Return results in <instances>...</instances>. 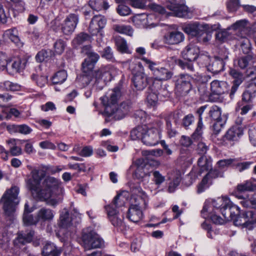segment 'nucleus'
<instances>
[{
  "mask_svg": "<svg viewBox=\"0 0 256 256\" xmlns=\"http://www.w3.org/2000/svg\"><path fill=\"white\" fill-rule=\"evenodd\" d=\"M37 201L45 202L47 204L54 206L62 200V196L58 193H32Z\"/></svg>",
  "mask_w": 256,
  "mask_h": 256,
  "instance_id": "nucleus-12",
  "label": "nucleus"
},
{
  "mask_svg": "<svg viewBox=\"0 0 256 256\" xmlns=\"http://www.w3.org/2000/svg\"><path fill=\"white\" fill-rule=\"evenodd\" d=\"M181 180L180 176H177L169 184L168 190L170 192H172L176 190V188L178 186Z\"/></svg>",
  "mask_w": 256,
  "mask_h": 256,
  "instance_id": "nucleus-56",
  "label": "nucleus"
},
{
  "mask_svg": "<svg viewBox=\"0 0 256 256\" xmlns=\"http://www.w3.org/2000/svg\"><path fill=\"white\" fill-rule=\"evenodd\" d=\"M62 183L59 180L52 176H48L45 178L42 182L41 188L37 192L48 191L53 192L61 190Z\"/></svg>",
  "mask_w": 256,
  "mask_h": 256,
  "instance_id": "nucleus-14",
  "label": "nucleus"
},
{
  "mask_svg": "<svg viewBox=\"0 0 256 256\" xmlns=\"http://www.w3.org/2000/svg\"><path fill=\"white\" fill-rule=\"evenodd\" d=\"M208 181V178L205 176L198 186V192H202L209 186L210 183Z\"/></svg>",
  "mask_w": 256,
  "mask_h": 256,
  "instance_id": "nucleus-63",
  "label": "nucleus"
},
{
  "mask_svg": "<svg viewBox=\"0 0 256 256\" xmlns=\"http://www.w3.org/2000/svg\"><path fill=\"white\" fill-rule=\"evenodd\" d=\"M142 131V128L141 127H138L136 128L133 129L130 132L132 139L133 140H136L140 138L142 139L144 134Z\"/></svg>",
  "mask_w": 256,
  "mask_h": 256,
  "instance_id": "nucleus-53",
  "label": "nucleus"
},
{
  "mask_svg": "<svg viewBox=\"0 0 256 256\" xmlns=\"http://www.w3.org/2000/svg\"><path fill=\"white\" fill-rule=\"evenodd\" d=\"M252 60L253 55L248 54L240 58L238 60V64L240 68L244 69L246 68L250 62H252Z\"/></svg>",
  "mask_w": 256,
  "mask_h": 256,
  "instance_id": "nucleus-44",
  "label": "nucleus"
},
{
  "mask_svg": "<svg viewBox=\"0 0 256 256\" xmlns=\"http://www.w3.org/2000/svg\"><path fill=\"white\" fill-rule=\"evenodd\" d=\"M230 74L234 78L233 83L236 84L237 85H240L244 80L243 74L235 69H230Z\"/></svg>",
  "mask_w": 256,
  "mask_h": 256,
  "instance_id": "nucleus-48",
  "label": "nucleus"
},
{
  "mask_svg": "<svg viewBox=\"0 0 256 256\" xmlns=\"http://www.w3.org/2000/svg\"><path fill=\"white\" fill-rule=\"evenodd\" d=\"M226 6L230 11H235L240 6V0H228L226 2Z\"/></svg>",
  "mask_w": 256,
  "mask_h": 256,
  "instance_id": "nucleus-58",
  "label": "nucleus"
},
{
  "mask_svg": "<svg viewBox=\"0 0 256 256\" xmlns=\"http://www.w3.org/2000/svg\"><path fill=\"white\" fill-rule=\"evenodd\" d=\"M247 23L248 21L246 20H238L231 26V28L241 30L246 26Z\"/></svg>",
  "mask_w": 256,
  "mask_h": 256,
  "instance_id": "nucleus-59",
  "label": "nucleus"
},
{
  "mask_svg": "<svg viewBox=\"0 0 256 256\" xmlns=\"http://www.w3.org/2000/svg\"><path fill=\"white\" fill-rule=\"evenodd\" d=\"M160 138L159 130L156 128H149L144 134L142 137V142L146 145L153 146L157 144Z\"/></svg>",
  "mask_w": 256,
  "mask_h": 256,
  "instance_id": "nucleus-16",
  "label": "nucleus"
},
{
  "mask_svg": "<svg viewBox=\"0 0 256 256\" xmlns=\"http://www.w3.org/2000/svg\"><path fill=\"white\" fill-rule=\"evenodd\" d=\"M81 244L85 250H90L102 248L104 242L93 228L89 227L82 230Z\"/></svg>",
  "mask_w": 256,
  "mask_h": 256,
  "instance_id": "nucleus-4",
  "label": "nucleus"
},
{
  "mask_svg": "<svg viewBox=\"0 0 256 256\" xmlns=\"http://www.w3.org/2000/svg\"><path fill=\"white\" fill-rule=\"evenodd\" d=\"M200 50L196 45L190 44L182 52L183 58L190 62L195 60L198 57Z\"/></svg>",
  "mask_w": 256,
  "mask_h": 256,
  "instance_id": "nucleus-20",
  "label": "nucleus"
},
{
  "mask_svg": "<svg viewBox=\"0 0 256 256\" xmlns=\"http://www.w3.org/2000/svg\"><path fill=\"white\" fill-rule=\"evenodd\" d=\"M120 96V89L116 88L108 92L105 96L100 98L104 106V112L108 116L114 115L116 120L124 118L132 108V102L130 100L122 102L116 108V104Z\"/></svg>",
  "mask_w": 256,
  "mask_h": 256,
  "instance_id": "nucleus-1",
  "label": "nucleus"
},
{
  "mask_svg": "<svg viewBox=\"0 0 256 256\" xmlns=\"http://www.w3.org/2000/svg\"><path fill=\"white\" fill-rule=\"evenodd\" d=\"M9 66V60L7 56L0 52V70H4Z\"/></svg>",
  "mask_w": 256,
  "mask_h": 256,
  "instance_id": "nucleus-51",
  "label": "nucleus"
},
{
  "mask_svg": "<svg viewBox=\"0 0 256 256\" xmlns=\"http://www.w3.org/2000/svg\"><path fill=\"white\" fill-rule=\"evenodd\" d=\"M184 34L179 31H172L166 34L164 36V42L169 44H176L184 40Z\"/></svg>",
  "mask_w": 256,
  "mask_h": 256,
  "instance_id": "nucleus-22",
  "label": "nucleus"
},
{
  "mask_svg": "<svg viewBox=\"0 0 256 256\" xmlns=\"http://www.w3.org/2000/svg\"><path fill=\"white\" fill-rule=\"evenodd\" d=\"M236 160L233 158L224 159L218 161L217 164L220 168H224L230 166Z\"/></svg>",
  "mask_w": 256,
  "mask_h": 256,
  "instance_id": "nucleus-57",
  "label": "nucleus"
},
{
  "mask_svg": "<svg viewBox=\"0 0 256 256\" xmlns=\"http://www.w3.org/2000/svg\"><path fill=\"white\" fill-rule=\"evenodd\" d=\"M250 140L254 146H256V126H250L248 130Z\"/></svg>",
  "mask_w": 256,
  "mask_h": 256,
  "instance_id": "nucleus-54",
  "label": "nucleus"
},
{
  "mask_svg": "<svg viewBox=\"0 0 256 256\" xmlns=\"http://www.w3.org/2000/svg\"><path fill=\"white\" fill-rule=\"evenodd\" d=\"M67 72L65 70L58 72L52 77V82L54 84H62L67 78Z\"/></svg>",
  "mask_w": 256,
  "mask_h": 256,
  "instance_id": "nucleus-43",
  "label": "nucleus"
},
{
  "mask_svg": "<svg viewBox=\"0 0 256 256\" xmlns=\"http://www.w3.org/2000/svg\"><path fill=\"white\" fill-rule=\"evenodd\" d=\"M226 120L215 122L212 126L214 134H218L221 131L222 128L224 126Z\"/></svg>",
  "mask_w": 256,
  "mask_h": 256,
  "instance_id": "nucleus-62",
  "label": "nucleus"
},
{
  "mask_svg": "<svg viewBox=\"0 0 256 256\" xmlns=\"http://www.w3.org/2000/svg\"><path fill=\"white\" fill-rule=\"evenodd\" d=\"M90 37L88 34L84 32H81L73 40L72 44L74 47L77 48L84 42L90 40Z\"/></svg>",
  "mask_w": 256,
  "mask_h": 256,
  "instance_id": "nucleus-40",
  "label": "nucleus"
},
{
  "mask_svg": "<svg viewBox=\"0 0 256 256\" xmlns=\"http://www.w3.org/2000/svg\"><path fill=\"white\" fill-rule=\"evenodd\" d=\"M194 118L192 114L186 116L182 120V124L186 128H188L194 122Z\"/></svg>",
  "mask_w": 256,
  "mask_h": 256,
  "instance_id": "nucleus-60",
  "label": "nucleus"
},
{
  "mask_svg": "<svg viewBox=\"0 0 256 256\" xmlns=\"http://www.w3.org/2000/svg\"><path fill=\"white\" fill-rule=\"evenodd\" d=\"M229 88L230 86L226 81L214 80L210 83V90L214 94L221 95L228 92Z\"/></svg>",
  "mask_w": 256,
  "mask_h": 256,
  "instance_id": "nucleus-21",
  "label": "nucleus"
},
{
  "mask_svg": "<svg viewBox=\"0 0 256 256\" xmlns=\"http://www.w3.org/2000/svg\"><path fill=\"white\" fill-rule=\"evenodd\" d=\"M89 6L96 11H100L102 9L107 10L109 8L108 4L104 0H90Z\"/></svg>",
  "mask_w": 256,
  "mask_h": 256,
  "instance_id": "nucleus-35",
  "label": "nucleus"
},
{
  "mask_svg": "<svg viewBox=\"0 0 256 256\" xmlns=\"http://www.w3.org/2000/svg\"><path fill=\"white\" fill-rule=\"evenodd\" d=\"M246 228L252 229L256 226V214L252 211H246Z\"/></svg>",
  "mask_w": 256,
  "mask_h": 256,
  "instance_id": "nucleus-37",
  "label": "nucleus"
},
{
  "mask_svg": "<svg viewBox=\"0 0 256 256\" xmlns=\"http://www.w3.org/2000/svg\"><path fill=\"white\" fill-rule=\"evenodd\" d=\"M23 222L26 226H32L36 225L39 222V221L36 215L34 218L32 214H30L29 213H24Z\"/></svg>",
  "mask_w": 256,
  "mask_h": 256,
  "instance_id": "nucleus-46",
  "label": "nucleus"
},
{
  "mask_svg": "<svg viewBox=\"0 0 256 256\" xmlns=\"http://www.w3.org/2000/svg\"><path fill=\"white\" fill-rule=\"evenodd\" d=\"M66 42L64 40L58 39L54 44V50L52 52L53 56L62 54L66 48Z\"/></svg>",
  "mask_w": 256,
  "mask_h": 256,
  "instance_id": "nucleus-34",
  "label": "nucleus"
},
{
  "mask_svg": "<svg viewBox=\"0 0 256 256\" xmlns=\"http://www.w3.org/2000/svg\"><path fill=\"white\" fill-rule=\"evenodd\" d=\"M166 7L175 16L186 18H190L192 16L191 10L185 4L184 0H182L180 2L177 0L170 2L167 4Z\"/></svg>",
  "mask_w": 256,
  "mask_h": 256,
  "instance_id": "nucleus-10",
  "label": "nucleus"
},
{
  "mask_svg": "<svg viewBox=\"0 0 256 256\" xmlns=\"http://www.w3.org/2000/svg\"><path fill=\"white\" fill-rule=\"evenodd\" d=\"M220 108L216 106H212L210 111V116L215 122L226 120L222 117Z\"/></svg>",
  "mask_w": 256,
  "mask_h": 256,
  "instance_id": "nucleus-41",
  "label": "nucleus"
},
{
  "mask_svg": "<svg viewBox=\"0 0 256 256\" xmlns=\"http://www.w3.org/2000/svg\"><path fill=\"white\" fill-rule=\"evenodd\" d=\"M167 134L170 138L174 137L178 134L176 126L178 120V114L170 113L166 118Z\"/></svg>",
  "mask_w": 256,
  "mask_h": 256,
  "instance_id": "nucleus-19",
  "label": "nucleus"
},
{
  "mask_svg": "<svg viewBox=\"0 0 256 256\" xmlns=\"http://www.w3.org/2000/svg\"><path fill=\"white\" fill-rule=\"evenodd\" d=\"M26 63L25 60H22L20 58H16L13 60L12 64L9 60V66L6 67L7 71L11 74L19 72L24 69Z\"/></svg>",
  "mask_w": 256,
  "mask_h": 256,
  "instance_id": "nucleus-23",
  "label": "nucleus"
},
{
  "mask_svg": "<svg viewBox=\"0 0 256 256\" xmlns=\"http://www.w3.org/2000/svg\"><path fill=\"white\" fill-rule=\"evenodd\" d=\"M146 99L150 106H154L158 102V94L154 92H150L148 95Z\"/></svg>",
  "mask_w": 256,
  "mask_h": 256,
  "instance_id": "nucleus-55",
  "label": "nucleus"
},
{
  "mask_svg": "<svg viewBox=\"0 0 256 256\" xmlns=\"http://www.w3.org/2000/svg\"><path fill=\"white\" fill-rule=\"evenodd\" d=\"M256 96V83H250L242 94V100L246 102H251Z\"/></svg>",
  "mask_w": 256,
  "mask_h": 256,
  "instance_id": "nucleus-29",
  "label": "nucleus"
},
{
  "mask_svg": "<svg viewBox=\"0 0 256 256\" xmlns=\"http://www.w3.org/2000/svg\"><path fill=\"white\" fill-rule=\"evenodd\" d=\"M226 199H228L226 197L218 198L216 200H214L212 201V204L216 208H221L224 205V203Z\"/></svg>",
  "mask_w": 256,
  "mask_h": 256,
  "instance_id": "nucleus-64",
  "label": "nucleus"
},
{
  "mask_svg": "<svg viewBox=\"0 0 256 256\" xmlns=\"http://www.w3.org/2000/svg\"><path fill=\"white\" fill-rule=\"evenodd\" d=\"M60 222L59 226L64 229H68L72 225V220L69 216L68 210L64 208L60 214Z\"/></svg>",
  "mask_w": 256,
  "mask_h": 256,
  "instance_id": "nucleus-31",
  "label": "nucleus"
},
{
  "mask_svg": "<svg viewBox=\"0 0 256 256\" xmlns=\"http://www.w3.org/2000/svg\"><path fill=\"white\" fill-rule=\"evenodd\" d=\"M82 52L87 56L82 64V72H88L92 70L95 64L100 58L99 55L92 50L90 45L85 46L82 47Z\"/></svg>",
  "mask_w": 256,
  "mask_h": 256,
  "instance_id": "nucleus-9",
  "label": "nucleus"
},
{
  "mask_svg": "<svg viewBox=\"0 0 256 256\" xmlns=\"http://www.w3.org/2000/svg\"><path fill=\"white\" fill-rule=\"evenodd\" d=\"M206 67L208 71L216 74L223 70L224 62L222 58H214L210 60V62Z\"/></svg>",
  "mask_w": 256,
  "mask_h": 256,
  "instance_id": "nucleus-24",
  "label": "nucleus"
},
{
  "mask_svg": "<svg viewBox=\"0 0 256 256\" xmlns=\"http://www.w3.org/2000/svg\"><path fill=\"white\" fill-rule=\"evenodd\" d=\"M34 232L32 230H27L25 232L21 231L18 232L17 238L14 240V243L18 245L19 244H24L30 242L34 237Z\"/></svg>",
  "mask_w": 256,
  "mask_h": 256,
  "instance_id": "nucleus-25",
  "label": "nucleus"
},
{
  "mask_svg": "<svg viewBox=\"0 0 256 256\" xmlns=\"http://www.w3.org/2000/svg\"><path fill=\"white\" fill-rule=\"evenodd\" d=\"M102 56L108 60L114 61V58L113 55V52L110 46L106 47L103 50Z\"/></svg>",
  "mask_w": 256,
  "mask_h": 256,
  "instance_id": "nucleus-52",
  "label": "nucleus"
},
{
  "mask_svg": "<svg viewBox=\"0 0 256 256\" xmlns=\"http://www.w3.org/2000/svg\"><path fill=\"white\" fill-rule=\"evenodd\" d=\"M192 77L187 74H181L174 78L177 91L181 94H187L192 89Z\"/></svg>",
  "mask_w": 256,
  "mask_h": 256,
  "instance_id": "nucleus-11",
  "label": "nucleus"
},
{
  "mask_svg": "<svg viewBox=\"0 0 256 256\" xmlns=\"http://www.w3.org/2000/svg\"><path fill=\"white\" fill-rule=\"evenodd\" d=\"M134 164L137 167L135 170L136 176L138 179L144 178L146 175L142 171L145 166L144 160L143 158H138L134 162Z\"/></svg>",
  "mask_w": 256,
  "mask_h": 256,
  "instance_id": "nucleus-38",
  "label": "nucleus"
},
{
  "mask_svg": "<svg viewBox=\"0 0 256 256\" xmlns=\"http://www.w3.org/2000/svg\"><path fill=\"white\" fill-rule=\"evenodd\" d=\"M198 164L202 172L208 170L212 168V160L207 158L206 156H202L198 158Z\"/></svg>",
  "mask_w": 256,
  "mask_h": 256,
  "instance_id": "nucleus-39",
  "label": "nucleus"
},
{
  "mask_svg": "<svg viewBox=\"0 0 256 256\" xmlns=\"http://www.w3.org/2000/svg\"><path fill=\"white\" fill-rule=\"evenodd\" d=\"M36 216L39 222H44L52 220L54 217V212L50 208H42L36 212Z\"/></svg>",
  "mask_w": 256,
  "mask_h": 256,
  "instance_id": "nucleus-28",
  "label": "nucleus"
},
{
  "mask_svg": "<svg viewBox=\"0 0 256 256\" xmlns=\"http://www.w3.org/2000/svg\"><path fill=\"white\" fill-rule=\"evenodd\" d=\"M116 2L118 4L124 2L126 1H130L132 6L138 8H144L145 4L148 1V0H115Z\"/></svg>",
  "mask_w": 256,
  "mask_h": 256,
  "instance_id": "nucleus-47",
  "label": "nucleus"
},
{
  "mask_svg": "<svg viewBox=\"0 0 256 256\" xmlns=\"http://www.w3.org/2000/svg\"><path fill=\"white\" fill-rule=\"evenodd\" d=\"M208 24H200L196 22L186 24L182 26V30L188 34L197 37L200 42H206L208 40Z\"/></svg>",
  "mask_w": 256,
  "mask_h": 256,
  "instance_id": "nucleus-6",
  "label": "nucleus"
},
{
  "mask_svg": "<svg viewBox=\"0 0 256 256\" xmlns=\"http://www.w3.org/2000/svg\"><path fill=\"white\" fill-rule=\"evenodd\" d=\"M111 66H107L101 67L94 72L92 70L84 74L78 79L79 86L81 88L87 86H96L101 90L106 81L111 80Z\"/></svg>",
  "mask_w": 256,
  "mask_h": 256,
  "instance_id": "nucleus-2",
  "label": "nucleus"
},
{
  "mask_svg": "<svg viewBox=\"0 0 256 256\" xmlns=\"http://www.w3.org/2000/svg\"><path fill=\"white\" fill-rule=\"evenodd\" d=\"M243 134L242 130L238 126H234L230 128L224 136L226 140L230 141L238 140Z\"/></svg>",
  "mask_w": 256,
  "mask_h": 256,
  "instance_id": "nucleus-27",
  "label": "nucleus"
},
{
  "mask_svg": "<svg viewBox=\"0 0 256 256\" xmlns=\"http://www.w3.org/2000/svg\"><path fill=\"white\" fill-rule=\"evenodd\" d=\"M238 198L242 200L240 202L245 207H250L252 208L256 209V198H248L247 194L244 196L242 194L246 193H233Z\"/></svg>",
  "mask_w": 256,
  "mask_h": 256,
  "instance_id": "nucleus-30",
  "label": "nucleus"
},
{
  "mask_svg": "<svg viewBox=\"0 0 256 256\" xmlns=\"http://www.w3.org/2000/svg\"><path fill=\"white\" fill-rule=\"evenodd\" d=\"M130 204L127 212L126 217L134 222H138L142 216L143 214L140 205L145 204V200L142 196L136 193L132 194L130 198Z\"/></svg>",
  "mask_w": 256,
  "mask_h": 256,
  "instance_id": "nucleus-5",
  "label": "nucleus"
},
{
  "mask_svg": "<svg viewBox=\"0 0 256 256\" xmlns=\"http://www.w3.org/2000/svg\"><path fill=\"white\" fill-rule=\"evenodd\" d=\"M60 170L54 169L49 166H42L40 169H34L30 172L31 178L26 181L28 190L36 192L41 188V181L48 172L52 174L59 172Z\"/></svg>",
  "mask_w": 256,
  "mask_h": 256,
  "instance_id": "nucleus-3",
  "label": "nucleus"
},
{
  "mask_svg": "<svg viewBox=\"0 0 256 256\" xmlns=\"http://www.w3.org/2000/svg\"><path fill=\"white\" fill-rule=\"evenodd\" d=\"M134 75L132 82L138 90H144L148 84V78L144 73V68L140 62L132 64L130 66Z\"/></svg>",
  "mask_w": 256,
  "mask_h": 256,
  "instance_id": "nucleus-7",
  "label": "nucleus"
},
{
  "mask_svg": "<svg viewBox=\"0 0 256 256\" xmlns=\"http://www.w3.org/2000/svg\"><path fill=\"white\" fill-rule=\"evenodd\" d=\"M108 218L112 224L116 227L120 228L123 226V217L119 216V212L112 205H106L104 206Z\"/></svg>",
  "mask_w": 256,
  "mask_h": 256,
  "instance_id": "nucleus-17",
  "label": "nucleus"
},
{
  "mask_svg": "<svg viewBox=\"0 0 256 256\" xmlns=\"http://www.w3.org/2000/svg\"><path fill=\"white\" fill-rule=\"evenodd\" d=\"M106 23V18L102 15H96L91 20L88 30L92 36L102 35V30Z\"/></svg>",
  "mask_w": 256,
  "mask_h": 256,
  "instance_id": "nucleus-13",
  "label": "nucleus"
},
{
  "mask_svg": "<svg viewBox=\"0 0 256 256\" xmlns=\"http://www.w3.org/2000/svg\"><path fill=\"white\" fill-rule=\"evenodd\" d=\"M117 12L121 16H126L130 14V10L128 6L124 4H120L117 8Z\"/></svg>",
  "mask_w": 256,
  "mask_h": 256,
  "instance_id": "nucleus-61",
  "label": "nucleus"
},
{
  "mask_svg": "<svg viewBox=\"0 0 256 256\" xmlns=\"http://www.w3.org/2000/svg\"><path fill=\"white\" fill-rule=\"evenodd\" d=\"M125 200L126 198L122 196V193H118L114 197L112 204L110 205H112V207H114V208L117 210L118 208L124 206Z\"/></svg>",
  "mask_w": 256,
  "mask_h": 256,
  "instance_id": "nucleus-50",
  "label": "nucleus"
},
{
  "mask_svg": "<svg viewBox=\"0 0 256 256\" xmlns=\"http://www.w3.org/2000/svg\"><path fill=\"white\" fill-rule=\"evenodd\" d=\"M52 56H53V55L51 50H42L38 53L36 58L37 62H40Z\"/></svg>",
  "mask_w": 256,
  "mask_h": 256,
  "instance_id": "nucleus-49",
  "label": "nucleus"
},
{
  "mask_svg": "<svg viewBox=\"0 0 256 256\" xmlns=\"http://www.w3.org/2000/svg\"><path fill=\"white\" fill-rule=\"evenodd\" d=\"M238 44L240 46L244 54L247 55L252 54L251 52V44L248 38L244 36H238Z\"/></svg>",
  "mask_w": 256,
  "mask_h": 256,
  "instance_id": "nucleus-33",
  "label": "nucleus"
},
{
  "mask_svg": "<svg viewBox=\"0 0 256 256\" xmlns=\"http://www.w3.org/2000/svg\"><path fill=\"white\" fill-rule=\"evenodd\" d=\"M246 211L240 210V213L238 215H236L234 217L232 220L234 224L236 226H242L246 228V221L245 220Z\"/></svg>",
  "mask_w": 256,
  "mask_h": 256,
  "instance_id": "nucleus-42",
  "label": "nucleus"
},
{
  "mask_svg": "<svg viewBox=\"0 0 256 256\" xmlns=\"http://www.w3.org/2000/svg\"><path fill=\"white\" fill-rule=\"evenodd\" d=\"M42 254L44 256H60L61 250L56 246L54 244L50 242H46L43 246Z\"/></svg>",
  "mask_w": 256,
  "mask_h": 256,
  "instance_id": "nucleus-26",
  "label": "nucleus"
},
{
  "mask_svg": "<svg viewBox=\"0 0 256 256\" xmlns=\"http://www.w3.org/2000/svg\"><path fill=\"white\" fill-rule=\"evenodd\" d=\"M220 211L226 220H232L236 215L240 213V208L236 205L230 204L228 199H226L224 205L220 208Z\"/></svg>",
  "mask_w": 256,
  "mask_h": 256,
  "instance_id": "nucleus-18",
  "label": "nucleus"
},
{
  "mask_svg": "<svg viewBox=\"0 0 256 256\" xmlns=\"http://www.w3.org/2000/svg\"><path fill=\"white\" fill-rule=\"evenodd\" d=\"M115 42L118 51L122 53L128 52L126 42L124 39L121 37H118L116 38Z\"/></svg>",
  "mask_w": 256,
  "mask_h": 256,
  "instance_id": "nucleus-45",
  "label": "nucleus"
},
{
  "mask_svg": "<svg viewBox=\"0 0 256 256\" xmlns=\"http://www.w3.org/2000/svg\"><path fill=\"white\" fill-rule=\"evenodd\" d=\"M113 29L117 32L130 36H132L134 32V30L130 26L122 24L114 25Z\"/></svg>",
  "mask_w": 256,
  "mask_h": 256,
  "instance_id": "nucleus-36",
  "label": "nucleus"
},
{
  "mask_svg": "<svg viewBox=\"0 0 256 256\" xmlns=\"http://www.w3.org/2000/svg\"><path fill=\"white\" fill-rule=\"evenodd\" d=\"M152 71L154 78L159 81L168 80L172 78L173 73L164 67H160L155 62L144 57L142 58Z\"/></svg>",
  "mask_w": 256,
  "mask_h": 256,
  "instance_id": "nucleus-8",
  "label": "nucleus"
},
{
  "mask_svg": "<svg viewBox=\"0 0 256 256\" xmlns=\"http://www.w3.org/2000/svg\"><path fill=\"white\" fill-rule=\"evenodd\" d=\"M4 34L18 46H22V43L20 39L18 32L16 28H12L8 30L5 32Z\"/></svg>",
  "mask_w": 256,
  "mask_h": 256,
  "instance_id": "nucleus-32",
  "label": "nucleus"
},
{
  "mask_svg": "<svg viewBox=\"0 0 256 256\" xmlns=\"http://www.w3.org/2000/svg\"><path fill=\"white\" fill-rule=\"evenodd\" d=\"M78 16L75 14H68L62 24V30L65 34H71L78 22Z\"/></svg>",
  "mask_w": 256,
  "mask_h": 256,
  "instance_id": "nucleus-15",
  "label": "nucleus"
}]
</instances>
